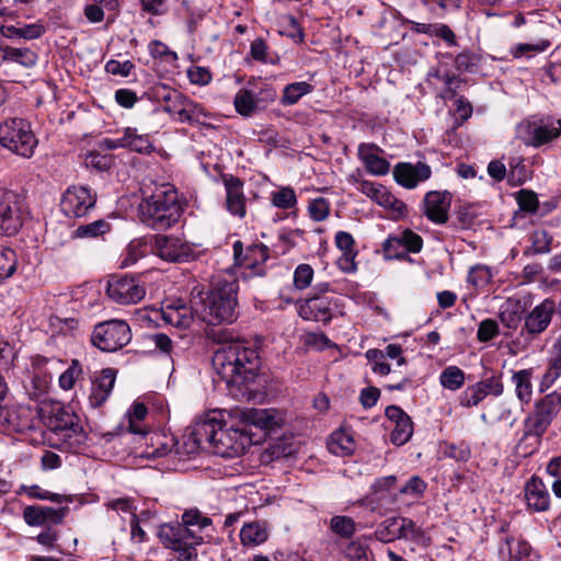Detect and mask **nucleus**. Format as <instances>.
Masks as SVG:
<instances>
[{
  "mask_svg": "<svg viewBox=\"0 0 561 561\" xmlns=\"http://www.w3.org/2000/svg\"><path fill=\"white\" fill-rule=\"evenodd\" d=\"M210 114L203 105L186 98L180 113L178 114V121L181 123H188L190 125H205L204 118H208Z\"/></svg>",
  "mask_w": 561,
  "mask_h": 561,
  "instance_id": "35",
  "label": "nucleus"
},
{
  "mask_svg": "<svg viewBox=\"0 0 561 561\" xmlns=\"http://www.w3.org/2000/svg\"><path fill=\"white\" fill-rule=\"evenodd\" d=\"M453 195L448 191H431L425 194L423 201V213L432 221L443 225L448 221V211L451 205Z\"/></svg>",
  "mask_w": 561,
  "mask_h": 561,
  "instance_id": "17",
  "label": "nucleus"
},
{
  "mask_svg": "<svg viewBox=\"0 0 561 561\" xmlns=\"http://www.w3.org/2000/svg\"><path fill=\"white\" fill-rule=\"evenodd\" d=\"M43 422L49 431L62 434L66 438L83 436L79 416L61 405L51 407L49 413L43 415Z\"/></svg>",
  "mask_w": 561,
  "mask_h": 561,
  "instance_id": "10",
  "label": "nucleus"
},
{
  "mask_svg": "<svg viewBox=\"0 0 561 561\" xmlns=\"http://www.w3.org/2000/svg\"><path fill=\"white\" fill-rule=\"evenodd\" d=\"M110 224L104 219L79 226L73 232V238H96L110 231Z\"/></svg>",
  "mask_w": 561,
  "mask_h": 561,
  "instance_id": "46",
  "label": "nucleus"
},
{
  "mask_svg": "<svg viewBox=\"0 0 561 561\" xmlns=\"http://www.w3.org/2000/svg\"><path fill=\"white\" fill-rule=\"evenodd\" d=\"M533 368H527L512 375L515 394L522 404H528L533 399Z\"/></svg>",
  "mask_w": 561,
  "mask_h": 561,
  "instance_id": "30",
  "label": "nucleus"
},
{
  "mask_svg": "<svg viewBox=\"0 0 561 561\" xmlns=\"http://www.w3.org/2000/svg\"><path fill=\"white\" fill-rule=\"evenodd\" d=\"M486 397V392H484L483 388L477 382L472 386H469L460 396V404L466 408H472L478 405L484 398Z\"/></svg>",
  "mask_w": 561,
  "mask_h": 561,
  "instance_id": "53",
  "label": "nucleus"
},
{
  "mask_svg": "<svg viewBox=\"0 0 561 561\" xmlns=\"http://www.w3.org/2000/svg\"><path fill=\"white\" fill-rule=\"evenodd\" d=\"M368 552V546L360 539L351 541L345 549V556L351 561H369Z\"/></svg>",
  "mask_w": 561,
  "mask_h": 561,
  "instance_id": "58",
  "label": "nucleus"
},
{
  "mask_svg": "<svg viewBox=\"0 0 561 561\" xmlns=\"http://www.w3.org/2000/svg\"><path fill=\"white\" fill-rule=\"evenodd\" d=\"M529 139L526 141L527 146L535 148L541 147L561 135V127H556L554 124L528 125Z\"/></svg>",
  "mask_w": 561,
  "mask_h": 561,
  "instance_id": "29",
  "label": "nucleus"
},
{
  "mask_svg": "<svg viewBox=\"0 0 561 561\" xmlns=\"http://www.w3.org/2000/svg\"><path fill=\"white\" fill-rule=\"evenodd\" d=\"M0 144L13 153L30 158L34 153L37 139L26 121L11 118L0 124Z\"/></svg>",
  "mask_w": 561,
  "mask_h": 561,
  "instance_id": "6",
  "label": "nucleus"
},
{
  "mask_svg": "<svg viewBox=\"0 0 561 561\" xmlns=\"http://www.w3.org/2000/svg\"><path fill=\"white\" fill-rule=\"evenodd\" d=\"M519 208L527 213H536L538 209L537 195L527 190H522L517 196Z\"/></svg>",
  "mask_w": 561,
  "mask_h": 561,
  "instance_id": "63",
  "label": "nucleus"
},
{
  "mask_svg": "<svg viewBox=\"0 0 561 561\" xmlns=\"http://www.w3.org/2000/svg\"><path fill=\"white\" fill-rule=\"evenodd\" d=\"M556 312V302L552 299H545L541 304L536 306L526 317L524 329L529 334H539L543 332L551 322L552 316Z\"/></svg>",
  "mask_w": 561,
  "mask_h": 561,
  "instance_id": "20",
  "label": "nucleus"
},
{
  "mask_svg": "<svg viewBox=\"0 0 561 561\" xmlns=\"http://www.w3.org/2000/svg\"><path fill=\"white\" fill-rule=\"evenodd\" d=\"M552 236L543 229L536 230L531 236V248L525 251L528 254L530 251L536 254L548 253L551 250Z\"/></svg>",
  "mask_w": 561,
  "mask_h": 561,
  "instance_id": "48",
  "label": "nucleus"
},
{
  "mask_svg": "<svg viewBox=\"0 0 561 561\" xmlns=\"http://www.w3.org/2000/svg\"><path fill=\"white\" fill-rule=\"evenodd\" d=\"M383 256L386 260L404 259L405 253L402 240L399 236H390L382 245Z\"/></svg>",
  "mask_w": 561,
  "mask_h": 561,
  "instance_id": "55",
  "label": "nucleus"
},
{
  "mask_svg": "<svg viewBox=\"0 0 561 561\" xmlns=\"http://www.w3.org/2000/svg\"><path fill=\"white\" fill-rule=\"evenodd\" d=\"M152 248L159 257L170 262L188 261L193 255L188 243L173 236L156 234Z\"/></svg>",
  "mask_w": 561,
  "mask_h": 561,
  "instance_id": "14",
  "label": "nucleus"
},
{
  "mask_svg": "<svg viewBox=\"0 0 561 561\" xmlns=\"http://www.w3.org/2000/svg\"><path fill=\"white\" fill-rule=\"evenodd\" d=\"M404 253L412 252V253H419L422 250L423 247V239L420 234L413 232L410 229H405L400 233Z\"/></svg>",
  "mask_w": 561,
  "mask_h": 561,
  "instance_id": "61",
  "label": "nucleus"
},
{
  "mask_svg": "<svg viewBox=\"0 0 561 561\" xmlns=\"http://www.w3.org/2000/svg\"><path fill=\"white\" fill-rule=\"evenodd\" d=\"M16 254L12 249H0V280L11 277L16 270Z\"/></svg>",
  "mask_w": 561,
  "mask_h": 561,
  "instance_id": "49",
  "label": "nucleus"
},
{
  "mask_svg": "<svg viewBox=\"0 0 561 561\" xmlns=\"http://www.w3.org/2000/svg\"><path fill=\"white\" fill-rule=\"evenodd\" d=\"M216 430H218V420L215 417L196 421L190 433L195 447L198 449L211 450L216 437Z\"/></svg>",
  "mask_w": 561,
  "mask_h": 561,
  "instance_id": "25",
  "label": "nucleus"
},
{
  "mask_svg": "<svg viewBox=\"0 0 561 561\" xmlns=\"http://www.w3.org/2000/svg\"><path fill=\"white\" fill-rule=\"evenodd\" d=\"M194 310L186 305L167 306L162 310V319L176 328H188L193 320Z\"/></svg>",
  "mask_w": 561,
  "mask_h": 561,
  "instance_id": "33",
  "label": "nucleus"
},
{
  "mask_svg": "<svg viewBox=\"0 0 561 561\" xmlns=\"http://www.w3.org/2000/svg\"><path fill=\"white\" fill-rule=\"evenodd\" d=\"M523 428V436L516 445V453L520 457L526 458L538 450L545 433L531 426H525L524 424Z\"/></svg>",
  "mask_w": 561,
  "mask_h": 561,
  "instance_id": "31",
  "label": "nucleus"
},
{
  "mask_svg": "<svg viewBox=\"0 0 561 561\" xmlns=\"http://www.w3.org/2000/svg\"><path fill=\"white\" fill-rule=\"evenodd\" d=\"M332 299L311 295L299 305L298 313L304 320L329 323L332 319Z\"/></svg>",
  "mask_w": 561,
  "mask_h": 561,
  "instance_id": "18",
  "label": "nucleus"
},
{
  "mask_svg": "<svg viewBox=\"0 0 561 561\" xmlns=\"http://www.w3.org/2000/svg\"><path fill=\"white\" fill-rule=\"evenodd\" d=\"M421 527L407 517H390L385 519L377 528L375 536L382 542H391L397 539L417 540L423 537Z\"/></svg>",
  "mask_w": 561,
  "mask_h": 561,
  "instance_id": "9",
  "label": "nucleus"
},
{
  "mask_svg": "<svg viewBox=\"0 0 561 561\" xmlns=\"http://www.w3.org/2000/svg\"><path fill=\"white\" fill-rule=\"evenodd\" d=\"M491 279L490 270L483 265L471 267L468 274V282L474 287H482Z\"/></svg>",
  "mask_w": 561,
  "mask_h": 561,
  "instance_id": "62",
  "label": "nucleus"
},
{
  "mask_svg": "<svg viewBox=\"0 0 561 561\" xmlns=\"http://www.w3.org/2000/svg\"><path fill=\"white\" fill-rule=\"evenodd\" d=\"M115 383V370L111 368L103 369L101 376L92 383L89 396L90 404L93 408L101 407L108 398Z\"/></svg>",
  "mask_w": 561,
  "mask_h": 561,
  "instance_id": "27",
  "label": "nucleus"
},
{
  "mask_svg": "<svg viewBox=\"0 0 561 561\" xmlns=\"http://www.w3.org/2000/svg\"><path fill=\"white\" fill-rule=\"evenodd\" d=\"M211 364L227 388L240 390L252 383L261 367V357L255 347L244 342L219 346L213 354Z\"/></svg>",
  "mask_w": 561,
  "mask_h": 561,
  "instance_id": "1",
  "label": "nucleus"
},
{
  "mask_svg": "<svg viewBox=\"0 0 561 561\" xmlns=\"http://www.w3.org/2000/svg\"><path fill=\"white\" fill-rule=\"evenodd\" d=\"M455 67L459 71H472L480 62V56L469 50L461 51L455 57Z\"/></svg>",
  "mask_w": 561,
  "mask_h": 561,
  "instance_id": "60",
  "label": "nucleus"
},
{
  "mask_svg": "<svg viewBox=\"0 0 561 561\" xmlns=\"http://www.w3.org/2000/svg\"><path fill=\"white\" fill-rule=\"evenodd\" d=\"M525 499L528 507L536 512H545L549 508V493L541 479L537 477H533L526 483Z\"/></svg>",
  "mask_w": 561,
  "mask_h": 561,
  "instance_id": "26",
  "label": "nucleus"
},
{
  "mask_svg": "<svg viewBox=\"0 0 561 561\" xmlns=\"http://www.w3.org/2000/svg\"><path fill=\"white\" fill-rule=\"evenodd\" d=\"M382 149L375 144H360L357 154L367 172L374 175H386L390 171V163L379 153Z\"/></svg>",
  "mask_w": 561,
  "mask_h": 561,
  "instance_id": "23",
  "label": "nucleus"
},
{
  "mask_svg": "<svg viewBox=\"0 0 561 561\" xmlns=\"http://www.w3.org/2000/svg\"><path fill=\"white\" fill-rule=\"evenodd\" d=\"M242 438V434L236 430H225L221 422L218 421V430H216V437L214 447L211 450L220 455H229L230 453H238L239 449H243V443L237 445V442H232L233 438Z\"/></svg>",
  "mask_w": 561,
  "mask_h": 561,
  "instance_id": "28",
  "label": "nucleus"
},
{
  "mask_svg": "<svg viewBox=\"0 0 561 561\" xmlns=\"http://www.w3.org/2000/svg\"><path fill=\"white\" fill-rule=\"evenodd\" d=\"M0 33L8 38L20 37L25 39H35L42 36L43 27L36 24H27L22 27L2 25L0 27Z\"/></svg>",
  "mask_w": 561,
  "mask_h": 561,
  "instance_id": "42",
  "label": "nucleus"
},
{
  "mask_svg": "<svg viewBox=\"0 0 561 561\" xmlns=\"http://www.w3.org/2000/svg\"><path fill=\"white\" fill-rule=\"evenodd\" d=\"M268 537L265 523L251 522L245 524L240 531V539L244 546H257L263 543Z\"/></svg>",
  "mask_w": 561,
  "mask_h": 561,
  "instance_id": "37",
  "label": "nucleus"
},
{
  "mask_svg": "<svg viewBox=\"0 0 561 561\" xmlns=\"http://www.w3.org/2000/svg\"><path fill=\"white\" fill-rule=\"evenodd\" d=\"M313 278V268L309 264H299L294 273V286L299 289H306L310 286Z\"/></svg>",
  "mask_w": 561,
  "mask_h": 561,
  "instance_id": "59",
  "label": "nucleus"
},
{
  "mask_svg": "<svg viewBox=\"0 0 561 561\" xmlns=\"http://www.w3.org/2000/svg\"><path fill=\"white\" fill-rule=\"evenodd\" d=\"M335 244L343 252V259L346 263H348L350 267H343L344 271L352 272L355 270L354 257L356 252L354 250L355 240L351 233L345 231H339L335 234Z\"/></svg>",
  "mask_w": 561,
  "mask_h": 561,
  "instance_id": "39",
  "label": "nucleus"
},
{
  "mask_svg": "<svg viewBox=\"0 0 561 561\" xmlns=\"http://www.w3.org/2000/svg\"><path fill=\"white\" fill-rule=\"evenodd\" d=\"M238 282L220 280L210 290H192V308L196 316L210 325L232 323L237 320Z\"/></svg>",
  "mask_w": 561,
  "mask_h": 561,
  "instance_id": "2",
  "label": "nucleus"
},
{
  "mask_svg": "<svg viewBox=\"0 0 561 561\" xmlns=\"http://www.w3.org/2000/svg\"><path fill=\"white\" fill-rule=\"evenodd\" d=\"M67 512V507L54 508L50 506L30 505L23 511V519L28 526L60 525Z\"/></svg>",
  "mask_w": 561,
  "mask_h": 561,
  "instance_id": "19",
  "label": "nucleus"
},
{
  "mask_svg": "<svg viewBox=\"0 0 561 561\" xmlns=\"http://www.w3.org/2000/svg\"><path fill=\"white\" fill-rule=\"evenodd\" d=\"M144 194L139 204V218L144 225L156 231H165L179 222L184 208L172 184L156 185L151 194Z\"/></svg>",
  "mask_w": 561,
  "mask_h": 561,
  "instance_id": "3",
  "label": "nucleus"
},
{
  "mask_svg": "<svg viewBox=\"0 0 561 561\" xmlns=\"http://www.w3.org/2000/svg\"><path fill=\"white\" fill-rule=\"evenodd\" d=\"M156 95L158 100L163 103V111L176 116L187 98L180 91L165 85L158 88Z\"/></svg>",
  "mask_w": 561,
  "mask_h": 561,
  "instance_id": "34",
  "label": "nucleus"
},
{
  "mask_svg": "<svg viewBox=\"0 0 561 561\" xmlns=\"http://www.w3.org/2000/svg\"><path fill=\"white\" fill-rule=\"evenodd\" d=\"M465 380V373L457 366L446 367L439 376L442 386L453 391L460 389L463 386Z\"/></svg>",
  "mask_w": 561,
  "mask_h": 561,
  "instance_id": "45",
  "label": "nucleus"
},
{
  "mask_svg": "<svg viewBox=\"0 0 561 561\" xmlns=\"http://www.w3.org/2000/svg\"><path fill=\"white\" fill-rule=\"evenodd\" d=\"M148 414V409L144 403H135L128 412L129 431L135 434H147L146 430L139 424Z\"/></svg>",
  "mask_w": 561,
  "mask_h": 561,
  "instance_id": "51",
  "label": "nucleus"
},
{
  "mask_svg": "<svg viewBox=\"0 0 561 561\" xmlns=\"http://www.w3.org/2000/svg\"><path fill=\"white\" fill-rule=\"evenodd\" d=\"M330 202L324 197H317L311 199L308 205L309 216L314 221H323L330 215Z\"/></svg>",
  "mask_w": 561,
  "mask_h": 561,
  "instance_id": "52",
  "label": "nucleus"
},
{
  "mask_svg": "<svg viewBox=\"0 0 561 561\" xmlns=\"http://www.w3.org/2000/svg\"><path fill=\"white\" fill-rule=\"evenodd\" d=\"M127 149L138 153H151L154 150L148 135H139L136 129L127 127Z\"/></svg>",
  "mask_w": 561,
  "mask_h": 561,
  "instance_id": "44",
  "label": "nucleus"
},
{
  "mask_svg": "<svg viewBox=\"0 0 561 561\" xmlns=\"http://www.w3.org/2000/svg\"><path fill=\"white\" fill-rule=\"evenodd\" d=\"M432 175L431 167L422 161L413 164L410 162H399L393 168V178L396 182L405 187L414 188L421 182H425Z\"/></svg>",
  "mask_w": 561,
  "mask_h": 561,
  "instance_id": "16",
  "label": "nucleus"
},
{
  "mask_svg": "<svg viewBox=\"0 0 561 561\" xmlns=\"http://www.w3.org/2000/svg\"><path fill=\"white\" fill-rule=\"evenodd\" d=\"M329 528L341 539H351L356 533V523L350 516L335 515L330 519Z\"/></svg>",
  "mask_w": 561,
  "mask_h": 561,
  "instance_id": "41",
  "label": "nucleus"
},
{
  "mask_svg": "<svg viewBox=\"0 0 561 561\" xmlns=\"http://www.w3.org/2000/svg\"><path fill=\"white\" fill-rule=\"evenodd\" d=\"M96 195L85 186H70L62 195L61 209L67 217H83L95 206Z\"/></svg>",
  "mask_w": 561,
  "mask_h": 561,
  "instance_id": "13",
  "label": "nucleus"
},
{
  "mask_svg": "<svg viewBox=\"0 0 561 561\" xmlns=\"http://www.w3.org/2000/svg\"><path fill=\"white\" fill-rule=\"evenodd\" d=\"M0 51L2 61L15 62L26 68H31L37 62V55L27 47L16 48L0 45Z\"/></svg>",
  "mask_w": 561,
  "mask_h": 561,
  "instance_id": "32",
  "label": "nucleus"
},
{
  "mask_svg": "<svg viewBox=\"0 0 561 561\" xmlns=\"http://www.w3.org/2000/svg\"><path fill=\"white\" fill-rule=\"evenodd\" d=\"M359 191L385 208H390L394 211L401 213L405 207L402 202L398 201L387 190V187L381 184H376L369 181H362L359 183Z\"/></svg>",
  "mask_w": 561,
  "mask_h": 561,
  "instance_id": "24",
  "label": "nucleus"
},
{
  "mask_svg": "<svg viewBox=\"0 0 561 561\" xmlns=\"http://www.w3.org/2000/svg\"><path fill=\"white\" fill-rule=\"evenodd\" d=\"M413 434V423L410 416L403 417L394 424L391 433V442L397 446H402L410 440Z\"/></svg>",
  "mask_w": 561,
  "mask_h": 561,
  "instance_id": "47",
  "label": "nucleus"
},
{
  "mask_svg": "<svg viewBox=\"0 0 561 561\" xmlns=\"http://www.w3.org/2000/svg\"><path fill=\"white\" fill-rule=\"evenodd\" d=\"M328 449L335 456H348L355 449V442L344 430L333 432L328 439Z\"/></svg>",
  "mask_w": 561,
  "mask_h": 561,
  "instance_id": "36",
  "label": "nucleus"
},
{
  "mask_svg": "<svg viewBox=\"0 0 561 561\" xmlns=\"http://www.w3.org/2000/svg\"><path fill=\"white\" fill-rule=\"evenodd\" d=\"M275 98L276 92L271 88L262 89L259 93H254L248 89H241L234 95L233 105L240 115L249 117L256 111L263 108L265 104L273 102Z\"/></svg>",
  "mask_w": 561,
  "mask_h": 561,
  "instance_id": "15",
  "label": "nucleus"
},
{
  "mask_svg": "<svg viewBox=\"0 0 561 561\" xmlns=\"http://www.w3.org/2000/svg\"><path fill=\"white\" fill-rule=\"evenodd\" d=\"M50 378L45 374H34L28 382L24 383L25 391L31 400H39L49 388Z\"/></svg>",
  "mask_w": 561,
  "mask_h": 561,
  "instance_id": "43",
  "label": "nucleus"
},
{
  "mask_svg": "<svg viewBox=\"0 0 561 561\" xmlns=\"http://www.w3.org/2000/svg\"><path fill=\"white\" fill-rule=\"evenodd\" d=\"M478 217V211L474 205L463 204L455 210V218L457 226L462 229L470 228Z\"/></svg>",
  "mask_w": 561,
  "mask_h": 561,
  "instance_id": "50",
  "label": "nucleus"
},
{
  "mask_svg": "<svg viewBox=\"0 0 561 561\" xmlns=\"http://www.w3.org/2000/svg\"><path fill=\"white\" fill-rule=\"evenodd\" d=\"M20 493H24L31 499L37 500H48L55 503H61L62 496L57 493H53L46 490H42L38 485H22L20 488Z\"/></svg>",
  "mask_w": 561,
  "mask_h": 561,
  "instance_id": "57",
  "label": "nucleus"
},
{
  "mask_svg": "<svg viewBox=\"0 0 561 561\" xmlns=\"http://www.w3.org/2000/svg\"><path fill=\"white\" fill-rule=\"evenodd\" d=\"M270 250L263 243L251 244L243 254V244L241 241L233 243V255L236 264L251 271V275L264 276L266 274L265 262L270 257Z\"/></svg>",
  "mask_w": 561,
  "mask_h": 561,
  "instance_id": "12",
  "label": "nucleus"
},
{
  "mask_svg": "<svg viewBox=\"0 0 561 561\" xmlns=\"http://www.w3.org/2000/svg\"><path fill=\"white\" fill-rule=\"evenodd\" d=\"M560 411L561 394L557 391L550 392L535 402L531 411L524 420V425L546 433Z\"/></svg>",
  "mask_w": 561,
  "mask_h": 561,
  "instance_id": "8",
  "label": "nucleus"
},
{
  "mask_svg": "<svg viewBox=\"0 0 561 561\" xmlns=\"http://www.w3.org/2000/svg\"><path fill=\"white\" fill-rule=\"evenodd\" d=\"M182 523L162 525L158 536L167 548L179 553L178 561H195L197 558L196 546L202 543L203 538L195 536L188 526L204 529L211 524V519L204 516L197 508H191L182 515Z\"/></svg>",
  "mask_w": 561,
  "mask_h": 561,
  "instance_id": "4",
  "label": "nucleus"
},
{
  "mask_svg": "<svg viewBox=\"0 0 561 561\" xmlns=\"http://www.w3.org/2000/svg\"><path fill=\"white\" fill-rule=\"evenodd\" d=\"M272 203L282 209L293 208L297 203L296 193L291 187H282L272 194Z\"/></svg>",
  "mask_w": 561,
  "mask_h": 561,
  "instance_id": "54",
  "label": "nucleus"
},
{
  "mask_svg": "<svg viewBox=\"0 0 561 561\" xmlns=\"http://www.w3.org/2000/svg\"><path fill=\"white\" fill-rule=\"evenodd\" d=\"M561 376V354L554 358L541 380V387H550Z\"/></svg>",
  "mask_w": 561,
  "mask_h": 561,
  "instance_id": "64",
  "label": "nucleus"
},
{
  "mask_svg": "<svg viewBox=\"0 0 561 561\" xmlns=\"http://www.w3.org/2000/svg\"><path fill=\"white\" fill-rule=\"evenodd\" d=\"M131 340V330L123 320H108L94 327L91 334L92 344L102 352H116Z\"/></svg>",
  "mask_w": 561,
  "mask_h": 561,
  "instance_id": "7",
  "label": "nucleus"
},
{
  "mask_svg": "<svg viewBox=\"0 0 561 561\" xmlns=\"http://www.w3.org/2000/svg\"><path fill=\"white\" fill-rule=\"evenodd\" d=\"M312 91H313V85L306 81L289 83L283 90L280 103L286 106L294 105L304 95H307V94L311 93Z\"/></svg>",
  "mask_w": 561,
  "mask_h": 561,
  "instance_id": "40",
  "label": "nucleus"
},
{
  "mask_svg": "<svg viewBox=\"0 0 561 561\" xmlns=\"http://www.w3.org/2000/svg\"><path fill=\"white\" fill-rule=\"evenodd\" d=\"M82 375V366L78 359H72L71 365L59 377V386L64 390L73 388L76 380Z\"/></svg>",
  "mask_w": 561,
  "mask_h": 561,
  "instance_id": "56",
  "label": "nucleus"
},
{
  "mask_svg": "<svg viewBox=\"0 0 561 561\" xmlns=\"http://www.w3.org/2000/svg\"><path fill=\"white\" fill-rule=\"evenodd\" d=\"M107 296L119 305L138 304L146 296L145 287L134 277H112L106 287Z\"/></svg>",
  "mask_w": 561,
  "mask_h": 561,
  "instance_id": "11",
  "label": "nucleus"
},
{
  "mask_svg": "<svg viewBox=\"0 0 561 561\" xmlns=\"http://www.w3.org/2000/svg\"><path fill=\"white\" fill-rule=\"evenodd\" d=\"M222 181L226 187V205L230 214L245 216V197L243 194V182L233 175H222Z\"/></svg>",
  "mask_w": 561,
  "mask_h": 561,
  "instance_id": "21",
  "label": "nucleus"
},
{
  "mask_svg": "<svg viewBox=\"0 0 561 561\" xmlns=\"http://www.w3.org/2000/svg\"><path fill=\"white\" fill-rule=\"evenodd\" d=\"M27 211L25 196L0 186V236H15L24 225Z\"/></svg>",
  "mask_w": 561,
  "mask_h": 561,
  "instance_id": "5",
  "label": "nucleus"
},
{
  "mask_svg": "<svg viewBox=\"0 0 561 561\" xmlns=\"http://www.w3.org/2000/svg\"><path fill=\"white\" fill-rule=\"evenodd\" d=\"M430 76L438 79L444 84V89L439 93V96L443 100L455 99L458 94V91L465 84V80L454 73H450L449 71L440 73L438 70H435L434 72H431Z\"/></svg>",
  "mask_w": 561,
  "mask_h": 561,
  "instance_id": "38",
  "label": "nucleus"
},
{
  "mask_svg": "<svg viewBox=\"0 0 561 561\" xmlns=\"http://www.w3.org/2000/svg\"><path fill=\"white\" fill-rule=\"evenodd\" d=\"M241 419L248 424L266 431L278 428L284 423L282 414L274 409H244L241 411Z\"/></svg>",
  "mask_w": 561,
  "mask_h": 561,
  "instance_id": "22",
  "label": "nucleus"
}]
</instances>
